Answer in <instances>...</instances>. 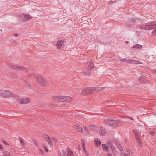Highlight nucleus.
I'll list each match as a JSON object with an SVG mask.
<instances>
[{"instance_id":"09e8293b","label":"nucleus","mask_w":156,"mask_h":156,"mask_svg":"<svg viewBox=\"0 0 156 156\" xmlns=\"http://www.w3.org/2000/svg\"><path fill=\"white\" fill-rule=\"evenodd\" d=\"M14 35L15 36H18V34L17 33H15L14 34Z\"/></svg>"},{"instance_id":"e2e57ef3","label":"nucleus","mask_w":156,"mask_h":156,"mask_svg":"<svg viewBox=\"0 0 156 156\" xmlns=\"http://www.w3.org/2000/svg\"><path fill=\"white\" fill-rule=\"evenodd\" d=\"M116 2V1H115L114 2L115 3Z\"/></svg>"},{"instance_id":"9d476101","label":"nucleus","mask_w":156,"mask_h":156,"mask_svg":"<svg viewBox=\"0 0 156 156\" xmlns=\"http://www.w3.org/2000/svg\"><path fill=\"white\" fill-rule=\"evenodd\" d=\"M6 92H5L4 94H3V96L6 97H9L10 96H12L13 95V93L10 92L9 91L6 90Z\"/></svg>"},{"instance_id":"cd10ccee","label":"nucleus","mask_w":156,"mask_h":156,"mask_svg":"<svg viewBox=\"0 0 156 156\" xmlns=\"http://www.w3.org/2000/svg\"><path fill=\"white\" fill-rule=\"evenodd\" d=\"M81 94L83 96L87 95V94L86 93L85 88L81 92Z\"/></svg>"},{"instance_id":"7c9ffc66","label":"nucleus","mask_w":156,"mask_h":156,"mask_svg":"<svg viewBox=\"0 0 156 156\" xmlns=\"http://www.w3.org/2000/svg\"><path fill=\"white\" fill-rule=\"evenodd\" d=\"M133 131L134 133V134L135 136L139 135L137 131L135 130H133Z\"/></svg>"},{"instance_id":"6ab92c4d","label":"nucleus","mask_w":156,"mask_h":156,"mask_svg":"<svg viewBox=\"0 0 156 156\" xmlns=\"http://www.w3.org/2000/svg\"><path fill=\"white\" fill-rule=\"evenodd\" d=\"M142 46L141 45L139 44H136L135 45H134L133 47V48L136 49H140L142 48Z\"/></svg>"},{"instance_id":"c85d7f7f","label":"nucleus","mask_w":156,"mask_h":156,"mask_svg":"<svg viewBox=\"0 0 156 156\" xmlns=\"http://www.w3.org/2000/svg\"><path fill=\"white\" fill-rule=\"evenodd\" d=\"M68 155H71V154H72L73 153L71 150L69 149V148H68Z\"/></svg>"},{"instance_id":"6e6552de","label":"nucleus","mask_w":156,"mask_h":156,"mask_svg":"<svg viewBox=\"0 0 156 156\" xmlns=\"http://www.w3.org/2000/svg\"><path fill=\"white\" fill-rule=\"evenodd\" d=\"M121 61H122L124 62H126L128 63H133L135 64H137V62H139L138 61L134 60L133 59H129L127 60L126 59H121Z\"/></svg>"},{"instance_id":"bb28decb","label":"nucleus","mask_w":156,"mask_h":156,"mask_svg":"<svg viewBox=\"0 0 156 156\" xmlns=\"http://www.w3.org/2000/svg\"><path fill=\"white\" fill-rule=\"evenodd\" d=\"M10 76L13 78H16V75L13 72H12L11 73Z\"/></svg>"},{"instance_id":"4be33fe9","label":"nucleus","mask_w":156,"mask_h":156,"mask_svg":"<svg viewBox=\"0 0 156 156\" xmlns=\"http://www.w3.org/2000/svg\"><path fill=\"white\" fill-rule=\"evenodd\" d=\"M102 147L104 150H105L106 151H108V148L107 146H106V145L104 144H102Z\"/></svg>"},{"instance_id":"2eb2a0df","label":"nucleus","mask_w":156,"mask_h":156,"mask_svg":"<svg viewBox=\"0 0 156 156\" xmlns=\"http://www.w3.org/2000/svg\"><path fill=\"white\" fill-rule=\"evenodd\" d=\"M76 128L78 131L80 132H82L83 131V129L81 126L77 124V125H76Z\"/></svg>"},{"instance_id":"5701e85b","label":"nucleus","mask_w":156,"mask_h":156,"mask_svg":"<svg viewBox=\"0 0 156 156\" xmlns=\"http://www.w3.org/2000/svg\"><path fill=\"white\" fill-rule=\"evenodd\" d=\"M12 95L13 96V97L19 102V99H20V98H19L18 96L16 94H13Z\"/></svg>"},{"instance_id":"4d7b16f0","label":"nucleus","mask_w":156,"mask_h":156,"mask_svg":"<svg viewBox=\"0 0 156 156\" xmlns=\"http://www.w3.org/2000/svg\"><path fill=\"white\" fill-rule=\"evenodd\" d=\"M34 143L35 144H36V145H37V141H35V142H34Z\"/></svg>"},{"instance_id":"f257e3e1","label":"nucleus","mask_w":156,"mask_h":156,"mask_svg":"<svg viewBox=\"0 0 156 156\" xmlns=\"http://www.w3.org/2000/svg\"><path fill=\"white\" fill-rule=\"evenodd\" d=\"M86 68L85 70L83 72V74L89 76L90 73V70L94 67V66L92 62L89 61L87 62L86 63Z\"/></svg>"},{"instance_id":"c03bdc74","label":"nucleus","mask_w":156,"mask_h":156,"mask_svg":"<svg viewBox=\"0 0 156 156\" xmlns=\"http://www.w3.org/2000/svg\"><path fill=\"white\" fill-rule=\"evenodd\" d=\"M98 90H103V88H102V87H98Z\"/></svg>"},{"instance_id":"ddd939ff","label":"nucleus","mask_w":156,"mask_h":156,"mask_svg":"<svg viewBox=\"0 0 156 156\" xmlns=\"http://www.w3.org/2000/svg\"><path fill=\"white\" fill-rule=\"evenodd\" d=\"M100 133L102 135H105L106 133V131L105 128L102 127L100 128V131H99Z\"/></svg>"},{"instance_id":"6e6d98bb","label":"nucleus","mask_w":156,"mask_h":156,"mask_svg":"<svg viewBox=\"0 0 156 156\" xmlns=\"http://www.w3.org/2000/svg\"><path fill=\"white\" fill-rule=\"evenodd\" d=\"M6 155L7 156H10V154L9 152H8V154H6Z\"/></svg>"},{"instance_id":"8fccbe9b","label":"nucleus","mask_w":156,"mask_h":156,"mask_svg":"<svg viewBox=\"0 0 156 156\" xmlns=\"http://www.w3.org/2000/svg\"><path fill=\"white\" fill-rule=\"evenodd\" d=\"M84 129H85V130L87 132H88V129H87V127H85Z\"/></svg>"},{"instance_id":"052dcab7","label":"nucleus","mask_w":156,"mask_h":156,"mask_svg":"<svg viewBox=\"0 0 156 156\" xmlns=\"http://www.w3.org/2000/svg\"><path fill=\"white\" fill-rule=\"evenodd\" d=\"M66 156H71V155H66Z\"/></svg>"},{"instance_id":"473e14b6","label":"nucleus","mask_w":156,"mask_h":156,"mask_svg":"<svg viewBox=\"0 0 156 156\" xmlns=\"http://www.w3.org/2000/svg\"><path fill=\"white\" fill-rule=\"evenodd\" d=\"M8 151H3V154L4 155H6L7 154H8Z\"/></svg>"},{"instance_id":"37998d69","label":"nucleus","mask_w":156,"mask_h":156,"mask_svg":"<svg viewBox=\"0 0 156 156\" xmlns=\"http://www.w3.org/2000/svg\"><path fill=\"white\" fill-rule=\"evenodd\" d=\"M0 149L1 150L3 149V147L1 144H0Z\"/></svg>"},{"instance_id":"2f4dec72","label":"nucleus","mask_w":156,"mask_h":156,"mask_svg":"<svg viewBox=\"0 0 156 156\" xmlns=\"http://www.w3.org/2000/svg\"><path fill=\"white\" fill-rule=\"evenodd\" d=\"M90 128L89 130L94 129V126L92 125H90L89 127Z\"/></svg>"},{"instance_id":"4468645a","label":"nucleus","mask_w":156,"mask_h":156,"mask_svg":"<svg viewBox=\"0 0 156 156\" xmlns=\"http://www.w3.org/2000/svg\"><path fill=\"white\" fill-rule=\"evenodd\" d=\"M63 42L61 40H59L57 43V46L59 48H62V46Z\"/></svg>"},{"instance_id":"f704fd0d","label":"nucleus","mask_w":156,"mask_h":156,"mask_svg":"<svg viewBox=\"0 0 156 156\" xmlns=\"http://www.w3.org/2000/svg\"><path fill=\"white\" fill-rule=\"evenodd\" d=\"M127 152L130 154H132V151L129 149H128L127 150Z\"/></svg>"},{"instance_id":"de8ad7c7","label":"nucleus","mask_w":156,"mask_h":156,"mask_svg":"<svg viewBox=\"0 0 156 156\" xmlns=\"http://www.w3.org/2000/svg\"><path fill=\"white\" fill-rule=\"evenodd\" d=\"M132 20H133L134 22H135V23H136V22H137V19H135L134 18H133V19H132Z\"/></svg>"},{"instance_id":"c756f323","label":"nucleus","mask_w":156,"mask_h":156,"mask_svg":"<svg viewBox=\"0 0 156 156\" xmlns=\"http://www.w3.org/2000/svg\"><path fill=\"white\" fill-rule=\"evenodd\" d=\"M156 35V30H154L153 31L151 35L152 36H155Z\"/></svg>"},{"instance_id":"3c124183","label":"nucleus","mask_w":156,"mask_h":156,"mask_svg":"<svg viewBox=\"0 0 156 156\" xmlns=\"http://www.w3.org/2000/svg\"><path fill=\"white\" fill-rule=\"evenodd\" d=\"M125 156H130L129 154H123Z\"/></svg>"},{"instance_id":"f8f14e48","label":"nucleus","mask_w":156,"mask_h":156,"mask_svg":"<svg viewBox=\"0 0 156 156\" xmlns=\"http://www.w3.org/2000/svg\"><path fill=\"white\" fill-rule=\"evenodd\" d=\"M85 90L87 95L90 94L93 90L92 88H89V87H87L85 88Z\"/></svg>"},{"instance_id":"b1692460","label":"nucleus","mask_w":156,"mask_h":156,"mask_svg":"<svg viewBox=\"0 0 156 156\" xmlns=\"http://www.w3.org/2000/svg\"><path fill=\"white\" fill-rule=\"evenodd\" d=\"M117 145L116 146L118 147L119 149L121 151H122L123 150V147L122 145H121L120 144H117Z\"/></svg>"},{"instance_id":"a878e982","label":"nucleus","mask_w":156,"mask_h":156,"mask_svg":"<svg viewBox=\"0 0 156 156\" xmlns=\"http://www.w3.org/2000/svg\"><path fill=\"white\" fill-rule=\"evenodd\" d=\"M107 145L109 147H111V146H112V142L110 141H109L107 143Z\"/></svg>"},{"instance_id":"79ce46f5","label":"nucleus","mask_w":156,"mask_h":156,"mask_svg":"<svg viewBox=\"0 0 156 156\" xmlns=\"http://www.w3.org/2000/svg\"><path fill=\"white\" fill-rule=\"evenodd\" d=\"M39 150H40V152L41 153H44V151L42 149H39Z\"/></svg>"},{"instance_id":"7ed1b4c3","label":"nucleus","mask_w":156,"mask_h":156,"mask_svg":"<svg viewBox=\"0 0 156 156\" xmlns=\"http://www.w3.org/2000/svg\"><path fill=\"white\" fill-rule=\"evenodd\" d=\"M105 121L106 124L109 126L115 127L119 124V121L118 120L106 119Z\"/></svg>"},{"instance_id":"f3484780","label":"nucleus","mask_w":156,"mask_h":156,"mask_svg":"<svg viewBox=\"0 0 156 156\" xmlns=\"http://www.w3.org/2000/svg\"><path fill=\"white\" fill-rule=\"evenodd\" d=\"M46 136H47L48 139L45 138V140H46L49 144H52V141L51 139L49 136L47 134H46Z\"/></svg>"},{"instance_id":"393cba45","label":"nucleus","mask_w":156,"mask_h":156,"mask_svg":"<svg viewBox=\"0 0 156 156\" xmlns=\"http://www.w3.org/2000/svg\"><path fill=\"white\" fill-rule=\"evenodd\" d=\"M5 92H6V90H0V96H2L3 94H4Z\"/></svg>"},{"instance_id":"c9c22d12","label":"nucleus","mask_w":156,"mask_h":156,"mask_svg":"<svg viewBox=\"0 0 156 156\" xmlns=\"http://www.w3.org/2000/svg\"><path fill=\"white\" fill-rule=\"evenodd\" d=\"M114 142L115 143V144H116V146H117V144H120L119 143L118 141L117 140H114Z\"/></svg>"},{"instance_id":"a18cd8bd","label":"nucleus","mask_w":156,"mask_h":156,"mask_svg":"<svg viewBox=\"0 0 156 156\" xmlns=\"http://www.w3.org/2000/svg\"><path fill=\"white\" fill-rule=\"evenodd\" d=\"M44 149H45V150L46 152H48V150L46 147H44Z\"/></svg>"},{"instance_id":"680f3d73","label":"nucleus","mask_w":156,"mask_h":156,"mask_svg":"<svg viewBox=\"0 0 156 156\" xmlns=\"http://www.w3.org/2000/svg\"><path fill=\"white\" fill-rule=\"evenodd\" d=\"M54 139V140L55 141L57 139L56 138H55V139Z\"/></svg>"},{"instance_id":"bf43d9fd","label":"nucleus","mask_w":156,"mask_h":156,"mask_svg":"<svg viewBox=\"0 0 156 156\" xmlns=\"http://www.w3.org/2000/svg\"><path fill=\"white\" fill-rule=\"evenodd\" d=\"M150 133L152 135L154 134V132H150Z\"/></svg>"},{"instance_id":"a19ab883","label":"nucleus","mask_w":156,"mask_h":156,"mask_svg":"<svg viewBox=\"0 0 156 156\" xmlns=\"http://www.w3.org/2000/svg\"><path fill=\"white\" fill-rule=\"evenodd\" d=\"M111 148L112 151H114L115 149V147L113 145H112V146H111Z\"/></svg>"},{"instance_id":"aec40b11","label":"nucleus","mask_w":156,"mask_h":156,"mask_svg":"<svg viewBox=\"0 0 156 156\" xmlns=\"http://www.w3.org/2000/svg\"><path fill=\"white\" fill-rule=\"evenodd\" d=\"M145 79V77L143 76L139 77V81L140 82H142L143 83H145L146 81L144 80Z\"/></svg>"},{"instance_id":"0e129e2a","label":"nucleus","mask_w":156,"mask_h":156,"mask_svg":"<svg viewBox=\"0 0 156 156\" xmlns=\"http://www.w3.org/2000/svg\"><path fill=\"white\" fill-rule=\"evenodd\" d=\"M155 30H156V29H155Z\"/></svg>"},{"instance_id":"423d86ee","label":"nucleus","mask_w":156,"mask_h":156,"mask_svg":"<svg viewBox=\"0 0 156 156\" xmlns=\"http://www.w3.org/2000/svg\"><path fill=\"white\" fill-rule=\"evenodd\" d=\"M7 65L9 67L13 68L15 70L18 71H26L27 69L26 68L22 66H18V65H13L9 63H8Z\"/></svg>"},{"instance_id":"20e7f679","label":"nucleus","mask_w":156,"mask_h":156,"mask_svg":"<svg viewBox=\"0 0 156 156\" xmlns=\"http://www.w3.org/2000/svg\"><path fill=\"white\" fill-rule=\"evenodd\" d=\"M33 76L34 77L36 78L37 82L41 84L44 86L47 85V83L45 80L44 79H43L42 77L41 76L33 74Z\"/></svg>"},{"instance_id":"72a5a7b5","label":"nucleus","mask_w":156,"mask_h":156,"mask_svg":"<svg viewBox=\"0 0 156 156\" xmlns=\"http://www.w3.org/2000/svg\"><path fill=\"white\" fill-rule=\"evenodd\" d=\"M62 154L63 156H66V151L64 150H62Z\"/></svg>"},{"instance_id":"f03ea898","label":"nucleus","mask_w":156,"mask_h":156,"mask_svg":"<svg viewBox=\"0 0 156 156\" xmlns=\"http://www.w3.org/2000/svg\"><path fill=\"white\" fill-rule=\"evenodd\" d=\"M53 99L55 101L59 102H69L72 100L71 98L69 96H55Z\"/></svg>"},{"instance_id":"dca6fc26","label":"nucleus","mask_w":156,"mask_h":156,"mask_svg":"<svg viewBox=\"0 0 156 156\" xmlns=\"http://www.w3.org/2000/svg\"><path fill=\"white\" fill-rule=\"evenodd\" d=\"M135 137L136 138V140L137 141L138 144L140 146H141L142 144L141 142V140L140 137L139 135L135 136Z\"/></svg>"},{"instance_id":"39448f33","label":"nucleus","mask_w":156,"mask_h":156,"mask_svg":"<svg viewBox=\"0 0 156 156\" xmlns=\"http://www.w3.org/2000/svg\"><path fill=\"white\" fill-rule=\"evenodd\" d=\"M31 18L32 17L30 15L23 13L19 15L18 20L21 22H25Z\"/></svg>"},{"instance_id":"9b49d317","label":"nucleus","mask_w":156,"mask_h":156,"mask_svg":"<svg viewBox=\"0 0 156 156\" xmlns=\"http://www.w3.org/2000/svg\"><path fill=\"white\" fill-rule=\"evenodd\" d=\"M81 143H82V147H83V150L84 151V154H85L86 155H88V153H87V152L85 148V147H84V146H85V140H84V139H82V140H81Z\"/></svg>"},{"instance_id":"864d4df0","label":"nucleus","mask_w":156,"mask_h":156,"mask_svg":"<svg viewBox=\"0 0 156 156\" xmlns=\"http://www.w3.org/2000/svg\"><path fill=\"white\" fill-rule=\"evenodd\" d=\"M44 139L45 140V138L48 139V137H47V136H46V134L44 135Z\"/></svg>"},{"instance_id":"e433bc0d","label":"nucleus","mask_w":156,"mask_h":156,"mask_svg":"<svg viewBox=\"0 0 156 156\" xmlns=\"http://www.w3.org/2000/svg\"><path fill=\"white\" fill-rule=\"evenodd\" d=\"M93 89V90L94 89V90L95 91H99V90L98 89V87H94L92 88Z\"/></svg>"},{"instance_id":"13d9d810","label":"nucleus","mask_w":156,"mask_h":156,"mask_svg":"<svg viewBox=\"0 0 156 156\" xmlns=\"http://www.w3.org/2000/svg\"><path fill=\"white\" fill-rule=\"evenodd\" d=\"M130 117V119L132 120H133V119L131 117Z\"/></svg>"},{"instance_id":"1a4fd4ad","label":"nucleus","mask_w":156,"mask_h":156,"mask_svg":"<svg viewBox=\"0 0 156 156\" xmlns=\"http://www.w3.org/2000/svg\"><path fill=\"white\" fill-rule=\"evenodd\" d=\"M29 102V99L28 98H24L23 99L20 98L19 99V102L21 104H25Z\"/></svg>"},{"instance_id":"a211bd4d","label":"nucleus","mask_w":156,"mask_h":156,"mask_svg":"<svg viewBox=\"0 0 156 156\" xmlns=\"http://www.w3.org/2000/svg\"><path fill=\"white\" fill-rule=\"evenodd\" d=\"M23 81L24 84L25 85L26 87H27L29 88H31V86L28 84V82L26 80H23Z\"/></svg>"},{"instance_id":"49530a36","label":"nucleus","mask_w":156,"mask_h":156,"mask_svg":"<svg viewBox=\"0 0 156 156\" xmlns=\"http://www.w3.org/2000/svg\"><path fill=\"white\" fill-rule=\"evenodd\" d=\"M113 3L114 2H113V1H110L109 2V4H113Z\"/></svg>"},{"instance_id":"ea45409f","label":"nucleus","mask_w":156,"mask_h":156,"mask_svg":"<svg viewBox=\"0 0 156 156\" xmlns=\"http://www.w3.org/2000/svg\"><path fill=\"white\" fill-rule=\"evenodd\" d=\"M20 143L22 144H23V139L22 138L20 137Z\"/></svg>"},{"instance_id":"0eeeda50","label":"nucleus","mask_w":156,"mask_h":156,"mask_svg":"<svg viewBox=\"0 0 156 156\" xmlns=\"http://www.w3.org/2000/svg\"><path fill=\"white\" fill-rule=\"evenodd\" d=\"M156 28V21L151 22L150 24L145 26V30H152Z\"/></svg>"},{"instance_id":"603ef678","label":"nucleus","mask_w":156,"mask_h":156,"mask_svg":"<svg viewBox=\"0 0 156 156\" xmlns=\"http://www.w3.org/2000/svg\"><path fill=\"white\" fill-rule=\"evenodd\" d=\"M108 156H112L110 153H108Z\"/></svg>"},{"instance_id":"58836bf2","label":"nucleus","mask_w":156,"mask_h":156,"mask_svg":"<svg viewBox=\"0 0 156 156\" xmlns=\"http://www.w3.org/2000/svg\"><path fill=\"white\" fill-rule=\"evenodd\" d=\"M2 142H3V143L5 145H8V143H7V142H6V141L3 140Z\"/></svg>"},{"instance_id":"5fc2aeb1","label":"nucleus","mask_w":156,"mask_h":156,"mask_svg":"<svg viewBox=\"0 0 156 156\" xmlns=\"http://www.w3.org/2000/svg\"><path fill=\"white\" fill-rule=\"evenodd\" d=\"M125 42L127 44H128V43H129V42L127 41H126Z\"/></svg>"},{"instance_id":"412c9836","label":"nucleus","mask_w":156,"mask_h":156,"mask_svg":"<svg viewBox=\"0 0 156 156\" xmlns=\"http://www.w3.org/2000/svg\"><path fill=\"white\" fill-rule=\"evenodd\" d=\"M95 142L97 145L99 146L101 144L100 141L98 138L96 139Z\"/></svg>"},{"instance_id":"4c0bfd02","label":"nucleus","mask_w":156,"mask_h":156,"mask_svg":"<svg viewBox=\"0 0 156 156\" xmlns=\"http://www.w3.org/2000/svg\"><path fill=\"white\" fill-rule=\"evenodd\" d=\"M140 28L141 29H145V26L144 25H141L140 27Z\"/></svg>"}]
</instances>
